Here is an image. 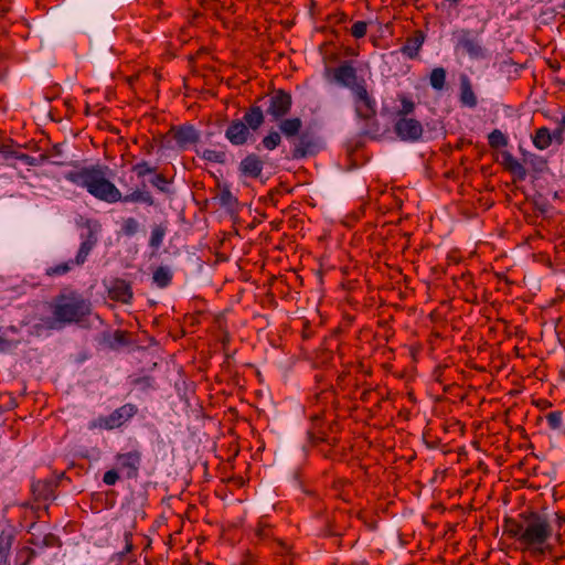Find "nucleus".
<instances>
[{
	"label": "nucleus",
	"instance_id": "b1692460",
	"mask_svg": "<svg viewBox=\"0 0 565 565\" xmlns=\"http://www.w3.org/2000/svg\"><path fill=\"white\" fill-rule=\"evenodd\" d=\"M278 122V128L280 134H282L287 139H291L298 137L301 131L302 121L299 117L294 118H281Z\"/></svg>",
	"mask_w": 565,
	"mask_h": 565
},
{
	"label": "nucleus",
	"instance_id": "2f4dec72",
	"mask_svg": "<svg viewBox=\"0 0 565 565\" xmlns=\"http://www.w3.org/2000/svg\"><path fill=\"white\" fill-rule=\"evenodd\" d=\"M140 230V223L135 217H126L121 222L120 233L126 237H132Z\"/></svg>",
	"mask_w": 565,
	"mask_h": 565
},
{
	"label": "nucleus",
	"instance_id": "20e7f679",
	"mask_svg": "<svg viewBox=\"0 0 565 565\" xmlns=\"http://www.w3.org/2000/svg\"><path fill=\"white\" fill-rule=\"evenodd\" d=\"M353 97L355 115L365 122L363 135L375 137L380 131V126L376 120L375 99L369 94L366 85L356 87Z\"/></svg>",
	"mask_w": 565,
	"mask_h": 565
},
{
	"label": "nucleus",
	"instance_id": "13d9d810",
	"mask_svg": "<svg viewBox=\"0 0 565 565\" xmlns=\"http://www.w3.org/2000/svg\"><path fill=\"white\" fill-rule=\"evenodd\" d=\"M561 131H564L565 132V115L562 117L561 121L558 122V126H557Z\"/></svg>",
	"mask_w": 565,
	"mask_h": 565
},
{
	"label": "nucleus",
	"instance_id": "39448f33",
	"mask_svg": "<svg viewBox=\"0 0 565 565\" xmlns=\"http://www.w3.org/2000/svg\"><path fill=\"white\" fill-rule=\"evenodd\" d=\"M271 121H278L286 117L292 107V96L285 89H274L269 94L257 98Z\"/></svg>",
	"mask_w": 565,
	"mask_h": 565
},
{
	"label": "nucleus",
	"instance_id": "4be33fe9",
	"mask_svg": "<svg viewBox=\"0 0 565 565\" xmlns=\"http://www.w3.org/2000/svg\"><path fill=\"white\" fill-rule=\"evenodd\" d=\"M116 459L122 468L131 470V472L128 473V477L137 476L138 468L141 461V454L138 450L118 454L116 456Z\"/></svg>",
	"mask_w": 565,
	"mask_h": 565
},
{
	"label": "nucleus",
	"instance_id": "bb28decb",
	"mask_svg": "<svg viewBox=\"0 0 565 565\" xmlns=\"http://www.w3.org/2000/svg\"><path fill=\"white\" fill-rule=\"evenodd\" d=\"M533 145L539 150L547 149L552 145L551 130L546 127L536 129L533 136Z\"/></svg>",
	"mask_w": 565,
	"mask_h": 565
},
{
	"label": "nucleus",
	"instance_id": "79ce46f5",
	"mask_svg": "<svg viewBox=\"0 0 565 565\" xmlns=\"http://www.w3.org/2000/svg\"><path fill=\"white\" fill-rule=\"evenodd\" d=\"M71 270V266L68 262H64L56 266H51L45 269V274L50 277L53 276H62L67 274Z\"/></svg>",
	"mask_w": 565,
	"mask_h": 565
},
{
	"label": "nucleus",
	"instance_id": "de8ad7c7",
	"mask_svg": "<svg viewBox=\"0 0 565 565\" xmlns=\"http://www.w3.org/2000/svg\"><path fill=\"white\" fill-rule=\"evenodd\" d=\"M119 480V473L115 469L106 471L103 476V482L107 486H114Z\"/></svg>",
	"mask_w": 565,
	"mask_h": 565
},
{
	"label": "nucleus",
	"instance_id": "9d476101",
	"mask_svg": "<svg viewBox=\"0 0 565 565\" xmlns=\"http://www.w3.org/2000/svg\"><path fill=\"white\" fill-rule=\"evenodd\" d=\"M457 49H461L472 60H481L487 56L478 35L469 29H462L458 32Z\"/></svg>",
	"mask_w": 565,
	"mask_h": 565
},
{
	"label": "nucleus",
	"instance_id": "8fccbe9b",
	"mask_svg": "<svg viewBox=\"0 0 565 565\" xmlns=\"http://www.w3.org/2000/svg\"><path fill=\"white\" fill-rule=\"evenodd\" d=\"M243 565H258V558L256 555L252 553H246L242 561Z\"/></svg>",
	"mask_w": 565,
	"mask_h": 565
},
{
	"label": "nucleus",
	"instance_id": "bf43d9fd",
	"mask_svg": "<svg viewBox=\"0 0 565 565\" xmlns=\"http://www.w3.org/2000/svg\"><path fill=\"white\" fill-rule=\"evenodd\" d=\"M7 564H8V558L0 556V565H7Z\"/></svg>",
	"mask_w": 565,
	"mask_h": 565
},
{
	"label": "nucleus",
	"instance_id": "6e6d98bb",
	"mask_svg": "<svg viewBox=\"0 0 565 565\" xmlns=\"http://www.w3.org/2000/svg\"><path fill=\"white\" fill-rule=\"evenodd\" d=\"M555 523L557 527L561 529L565 524V514L557 512L555 513Z\"/></svg>",
	"mask_w": 565,
	"mask_h": 565
},
{
	"label": "nucleus",
	"instance_id": "09e8293b",
	"mask_svg": "<svg viewBox=\"0 0 565 565\" xmlns=\"http://www.w3.org/2000/svg\"><path fill=\"white\" fill-rule=\"evenodd\" d=\"M564 131H561L558 127L554 129V131L551 132L552 142L555 141L557 145H562L564 142Z\"/></svg>",
	"mask_w": 565,
	"mask_h": 565
},
{
	"label": "nucleus",
	"instance_id": "4d7b16f0",
	"mask_svg": "<svg viewBox=\"0 0 565 565\" xmlns=\"http://www.w3.org/2000/svg\"><path fill=\"white\" fill-rule=\"evenodd\" d=\"M28 559L22 565H28L33 557L36 556L38 552L35 550L28 551Z\"/></svg>",
	"mask_w": 565,
	"mask_h": 565
},
{
	"label": "nucleus",
	"instance_id": "a211bd4d",
	"mask_svg": "<svg viewBox=\"0 0 565 565\" xmlns=\"http://www.w3.org/2000/svg\"><path fill=\"white\" fill-rule=\"evenodd\" d=\"M55 482L49 480H36L31 483L33 498L38 502L47 503L56 499Z\"/></svg>",
	"mask_w": 565,
	"mask_h": 565
},
{
	"label": "nucleus",
	"instance_id": "ddd939ff",
	"mask_svg": "<svg viewBox=\"0 0 565 565\" xmlns=\"http://www.w3.org/2000/svg\"><path fill=\"white\" fill-rule=\"evenodd\" d=\"M255 537L257 539V544H275L277 546V548H275L276 553L284 554L288 551L286 543L275 536L273 526L265 518L258 521L255 527Z\"/></svg>",
	"mask_w": 565,
	"mask_h": 565
},
{
	"label": "nucleus",
	"instance_id": "f8f14e48",
	"mask_svg": "<svg viewBox=\"0 0 565 565\" xmlns=\"http://www.w3.org/2000/svg\"><path fill=\"white\" fill-rule=\"evenodd\" d=\"M394 131L401 140L414 142L422 138L424 129L418 120L402 117L396 120Z\"/></svg>",
	"mask_w": 565,
	"mask_h": 565
},
{
	"label": "nucleus",
	"instance_id": "72a5a7b5",
	"mask_svg": "<svg viewBox=\"0 0 565 565\" xmlns=\"http://www.w3.org/2000/svg\"><path fill=\"white\" fill-rule=\"evenodd\" d=\"M280 143H281V135L279 131H276L274 129L269 130L267 136H265L262 139V146L266 150H269V151L276 149Z\"/></svg>",
	"mask_w": 565,
	"mask_h": 565
},
{
	"label": "nucleus",
	"instance_id": "4c0bfd02",
	"mask_svg": "<svg viewBox=\"0 0 565 565\" xmlns=\"http://www.w3.org/2000/svg\"><path fill=\"white\" fill-rule=\"evenodd\" d=\"M201 157L206 161L215 163H225L226 161V153L224 151H217L212 149L203 150Z\"/></svg>",
	"mask_w": 565,
	"mask_h": 565
},
{
	"label": "nucleus",
	"instance_id": "a878e982",
	"mask_svg": "<svg viewBox=\"0 0 565 565\" xmlns=\"http://www.w3.org/2000/svg\"><path fill=\"white\" fill-rule=\"evenodd\" d=\"M17 531L13 526H6L0 532V556L9 558L12 544L15 540Z\"/></svg>",
	"mask_w": 565,
	"mask_h": 565
},
{
	"label": "nucleus",
	"instance_id": "052dcab7",
	"mask_svg": "<svg viewBox=\"0 0 565 565\" xmlns=\"http://www.w3.org/2000/svg\"><path fill=\"white\" fill-rule=\"evenodd\" d=\"M345 374H341L339 375V380H342L344 377Z\"/></svg>",
	"mask_w": 565,
	"mask_h": 565
},
{
	"label": "nucleus",
	"instance_id": "6ab92c4d",
	"mask_svg": "<svg viewBox=\"0 0 565 565\" xmlns=\"http://www.w3.org/2000/svg\"><path fill=\"white\" fill-rule=\"evenodd\" d=\"M426 40V34L422 30H415L412 35L407 36L399 52L411 60L418 57L419 51Z\"/></svg>",
	"mask_w": 565,
	"mask_h": 565
},
{
	"label": "nucleus",
	"instance_id": "6e6552de",
	"mask_svg": "<svg viewBox=\"0 0 565 565\" xmlns=\"http://www.w3.org/2000/svg\"><path fill=\"white\" fill-rule=\"evenodd\" d=\"M44 159L45 166L63 168L61 178L71 181V156L66 142L54 145L51 150L44 151Z\"/></svg>",
	"mask_w": 565,
	"mask_h": 565
},
{
	"label": "nucleus",
	"instance_id": "4468645a",
	"mask_svg": "<svg viewBox=\"0 0 565 565\" xmlns=\"http://www.w3.org/2000/svg\"><path fill=\"white\" fill-rule=\"evenodd\" d=\"M168 136H171L182 149L195 145L200 140V132L192 125L173 126Z\"/></svg>",
	"mask_w": 565,
	"mask_h": 565
},
{
	"label": "nucleus",
	"instance_id": "f257e3e1",
	"mask_svg": "<svg viewBox=\"0 0 565 565\" xmlns=\"http://www.w3.org/2000/svg\"><path fill=\"white\" fill-rule=\"evenodd\" d=\"M503 534L519 543L522 551L540 559L548 548L545 546L553 535V526L545 513L525 511L516 518H505L502 524Z\"/></svg>",
	"mask_w": 565,
	"mask_h": 565
},
{
	"label": "nucleus",
	"instance_id": "0eeeda50",
	"mask_svg": "<svg viewBox=\"0 0 565 565\" xmlns=\"http://www.w3.org/2000/svg\"><path fill=\"white\" fill-rule=\"evenodd\" d=\"M138 413L137 405L132 403L124 404L122 406L116 408L107 416H99L94 422V427L113 430L116 428H120L126 423H128L132 417H135Z\"/></svg>",
	"mask_w": 565,
	"mask_h": 565
},
{
	"label": "nucleus",
	"instance_id": "423d86ee",
	"mask_svg": "<svg viewBox=\"0 0 565 565\" xmlns=\"http://www.w3.org/2000/svg\"><path fill=\"white\" fill-rule=\"evenodd\" d=\"M51 316L42 319V326L47 330H61L71 323V296L62 294L50 305Z\"/></svg>",
	"mask_w": 565,
	"mask_h": 565
},
{
	"label": "nucleus",
	"instance_id": "3c124183",
	"mask_svg": "<svg viewBox=\"0 0 565 565\" xmlns=\"http://www.w3.org/2000/svg\"><path fill=\"white\" fill-rule=\"evenodd\" d=\"M124 539H125V551L122 552L124 553H129L131 552L134 545H132V534L130 532H125L124 534Z\"/></svg>",
	"mask_w": 565,
	"mask_h": 565
},
{
	"label": "nucleus",
	"instance_id": "2eb2a0df",
	"mask_svg": "<svg viewBox=\"0 0 565 565\" xmlns=\"http://www.w3.org/2000/svg\"><path fill=\"white\" fill-rule=\"evenodd\" d=\"M94 320H98V317L92 315L90 302L73 296V323L88 328Z\"/></svg>",
	"mask_w": 565,
	"mask_h": 565
},
{
	"label": "nucleus",
	"instance_id": "a19ab883",
	"mask_svg": "<svg viewBox=\"0 0 565 565\" xmlns=\"http://www.w3.org/2000/svg\"><path fill=\"white\" fill-rule=\"evenodd\" d=\"M218 200L222 206L232 207L233 205L237 204V199L232 194L228 188L221 190Z\"/></svg>",
	"mask_w": 565,
	"mask_h": 565
},
{
	"label": "nucleus",
	"instance_id": "473e14b6",
	"mask_svg": "<svg viewBox=\"0 0 565 565\" xmlns=\"http://www.w3.org/2000/svg\"><path fill=\"white\" fill-rule=\"evenodd\" d=\"M398 100L401 102V108L396 111V116L398 118L407 117L414 113L415 103L409 97H407L405 94H399Z\"/></svg>",
	"mask_w": 565,
	"mask_h": 565
},
{
	"label": "nucleus",
	"instance_id": "7ed1b4c3",
	"mask_svg": "<svg viewBox=\"0 0 565 565\" xmlns=\"http://www.w3.org/2000/svg\"><path fill=\"white\" fill-rule=\"evenodd\" d=\"M75 225L78 232L79 246L73 263L82 266L86 263L90 252L97 246L103 225L99 220L83 215L75 220Z\"/></svg>",
	"mask_w": 565,
	"mask_h": 565
},
{
	"label": "nucleus",
	"instance_id": "5701e85b",
	"mask_svg": "<svg viewBox=\"0 0 565 565\" xmlns=\"http://www.w3.org/2000/svg\"><path fill=\"white\" fill-rule=\"evenodd\" d=\"M502 156V166L509 172H511L518 180L522 181L526 178V169L524 166L519 162L512 153L509 151H503Z\"/></svg>",
	"mask_w": 565,
	"mask_h": 565
},
{
	"label": "nucleus",
	"instance_id": "c9c22d12",
	"mask_svg": "<svg viewBox=\"0 0 565 565\" xmlns=\"http://www.w3.org/2000/svg\"><path fill=\"white\" fill-rule=\"evenodd\" d=\"M488 142L491 148L499 149L508 145V139L501 130L494 129L489 134Z\"/></svg>",
	"mask_w": 565,
	"mask_h": 565
},
{
	"label": "nucleus",
	"instance_id": "58836bf2",
	"mask_svg": "<svg viewBox=\"0 0 565 565\" xmlns=\"http://www.w3.org/2000/svg\"><path fill=\"white\" fill-rule=\"evenodd\" d=\"M129 343V333L124 330H116L113 334V340L109 342L111 349H117Z\"/></svg>",
	"mask_w": 565,
	"mask_h": 565
},
{
	"label": "nucleus",
	"instance_id": "603ef678",
	"mask_svg": "<svg viewBox=\"0 0 565 565\" xmlns=\"http://www.w3.org/2000/svg\"><path fill=\"white\" fill-rule=\"evenodd\" d=\"M312 333H313V331H312V329L310 327V323L308 321H305L303 322V328H302V338L305 340H308V339H310L312 337Z\"/></svg>",
	"mask_w": 565,
	"mask_h": 565
},
{
	"label": "nucleus",
	"instance_id": "ea45409f",
	"mask_svg": "<svg viewBox=\"0 0 565 565\" xmlns=\"http://www.w3.org/2000/svg\"><path fill=\"white\" fill-rule=\"evenodd\" d=\"M547 425L551 429L557 430L563 426V413L561 411H554L545 416Z\"/></svg>",
	"mask_w": 565,
	"mask_h": 565
},
{
	"label": "nucleus",
	"instance_id": "f704fd0d",
	"mask_svg": "<svg viewBox=\"0 0 565 565\" xmlns=\"http://www.w3.org/2000/svg\"><path fill=\"white\" fill-rule=\"evenodd\" d=\"M19 162L30 167L45 166L44 152H41L38 156H29L26 153L20 152Z\"/></svg>",
	"mask_w": 565,
	"mask_h": 565
},
{
	"label": "nucleus",
	"instance_id": "f3484780",
	"mask_svg": "<svg viewBox=\"0 0 565 565\" xmlns=\"http://www.w3.org/2000/svg\"><path fill=\"white\" fill-rule=\"evenodd\" d=\"M264 160L255 152L248 153L238 166V171L242 175L252 179L262 177Z\"/></svg>",
	"mask_w": 565,
	"mask_h": 565
},
{
	"label": "nucleus",
	"instance_id": "f03ea898",
	"mask_svg": "<svg viewBox=\"0 0 565 565\" xmlns=\"http://www.w3.org/2000/svg\"><path fill=\"white\" fill-rule=\"evenodd\" d=\"M73 168L77 166L73 164ZM106 167L99 164L83 167L73 170V183L85 189L90 195L106 203H136L142 202L154 205L153 196L148 191L136 190L122 195L119 189L106 177Z\"/></svg>",
	"mask_w": 565,
	"mask_h": 565
},
{
	"label": "nucleus",
	"instance_id": "c756f323",
	"mask_svg": "<svg viewBox=\"0 0 565 565\" xmlns=\"http://www.w3.org/2000/svg\"><path fill=\"white\" fill-rule=\"evenodd\" d=\"M447 72L444 67H435L429 75V84L436 90L444 89L446 85Z\"/></svg>",
	"mask_w": 565,
	"mask_h": 565
},
{
	"label": "nucleus",
	"instance_id": "864d4df0",
	"mask_svg": "<svg viewBox=\"0 0 565 565\" xmlns=\"http://www.w3.org/2000/svg\"><path fill=\"white\" fill-rule=\"evenodd\" d=\"M373 390L372 388H365L361 395H360V399L364 403H369L372 398V395H373Z\"/></svg>",
	"mask_w": 565,
	"mask_h": 565
},
{
	"label": "nucleus",
	"instance_id": "a18cd8bd",
	"mask_svg": "<svg viewBox=\"0 0 565 565\" xmlns=\"http://www.w3.org/2000/svg\"><path fill=\"white\" fill-rule=\"evenodd\" d=\"M132 384L139 387L141 391H148L154 387V380L151 376H142L135 379Z\"/></svg>",
	"mask_w": 565,
	"mask_h": 565
},
{
	"label": "nucleus",
	"instance_id": "cd10ccee",
	"mask_svg": "<svg viewBox=\"0 0 565 565\" xmlns=\"http://www.w3.org/2000/svg\"><path fill=\"white\" fill-rule=\"evenodd\" d=\"M167 231L168 227L166 224H154L151 228L149 246L153 249H158L163 243Z\"/></svg>",
	"mask_w": 565,
	"mask_h": 565
},
{
	"label": "nucleus",
	"instance_id": "412c9836",
	"mask_svg": "<svg viewBox=\"0 0 565 565\" xmlns=\"http://www.w3.org/2000/svg\"><path fill=\"white\" fill-rule=\"evenodd\" d=\"M132 289L128 281L121 278H116L111 282V287L109 288V297L113 300L120 301L122 303H129L132 299Z\"/></svg>",
	"mask_w": 565,
	"mask_h": 565
},
{
	"label": "nucleus",
	"instance_id": "680f3d73",
	"mask_svg": "<svg viewBox=\"0 0 565 565\" xmlns=\"http://www.w3.org/2000/svg\"><path fill=\"white\" fill-rule=\"evenodd\" d=\"M563 435L565 436V428L563 429Z\"/></svg>",
	"mask_w": 565,
	"mask_h": 565
},
{
	"label": "nucleus",
	"instance_id": "393cba45",
	"mask_svg": "<svg viewBox=\"0 0 565 565\" xmlns=\"http://www.w3.org/2000/svg\"><path fill=\"white\" fill-rule=\"evenodd\" d=\"M460 103L469 108H475L478 103L470 79L466 75L460 77Z\"/></svg>",
	"mask_w": 565,
	"mask_h": 565
},
{
	"label": "nucleus",
	"instance_id": "e433bc0d",
	"mask_svg": "<svg viewBox=\"0 0 565 565\" xmlns=\"http://www.w3.org/2000/svg\"><path fill=\"white\" fill-rule=\"evenodd\" d=\"M55 540V536L52 534H45L43 536L32 534L30 542L39 550H43L44 547L52 546Z\"/></svg>",
	"mask_w": 565,
	"mask_h": 565
},
{
	"label": "nucleus",
	"instance_id": "5fc2aeb1",
	"mask_svg": "<svg viewBox=\"0 0 565 565\" xmlns=\"http://www.w3.org/2000/svg\"><path fill=\"white\" fill-rule=\"evenodd\" d=\"M334 20V23H345L348 21V15L343 12L337 13L332 18Z\"/></svg>",
	"mask_w": 565,
	"mask_h": 565
},
{
	"label": "nucleus",
	"instance_id": "c03bdc74",
	"mask_svg": "<svg viewBox=\"0 0 565 565\" xmlns=\"http://www.w3.org/2000/svg\"><path fill=\"white\" fill-rule=\"evenodd\" d=\"M132 171L137 174L138 178H143L148 173H153L156 168L150 167L147 161H141L132 167Z\"/></svg>",
	"mask_w": 565,
	"mask_h": 565
},
{
	"label": "nucleus",
	"instance_id": "7c9ffc66",
	"mask_svg": "<svg viewBox=\"0 0 565 565\" xmlns=\"http://www.w3.org/2000/svg\"><path fill=\"white\" fill-rule=\"evenodd\" d=\"M0 147L2 150V159L4 160V164L8 167H17L20 151L14 149L11 145L2 143Z\"/></svg>",
	"mask_w": 565,
	"mask_h": 565
},
{
	"label": "nucleus",
	"instance_id": "37998d69",
	"mask_svg": "<svg viewBox=\"0 0 565 565\" xmlns=\"http://www.w3.org/2000/svg\"><path fill=\"white\" fill-rule=\"evenodd\" d=\"M150 183L157 188L160 192L168 193L169 189L167 188V184L169 183V180L166 178L164 174L158 173L156 174L151 180Z\"/></svg>",
	"mask_w": 565,
	"mask_h": 565
},
{
	"label": "nucleus",
	"instance_id": "aec40b11",
	"mask_svg": "<svg viewBox=\"0 0 565 565\" xmlns=\"http://www.w3.org/2000/svg\"><path fill=\"white\" fill-rule=\"evenodd\" d=\"M265 110L260 103L255 102L244 113L242 121L245 122L249 131H257L265 122Z\"/></svg>",
	"mask_w": 565,
	"mask_h": 565
},
{
	"label": "nucleus",
	"instance_id": "9b49d317",
	"mask_svg": "<svg viewBox=\"0 0 565 565\" xmlns=\"http://www.w3.org/2000/svg\"><path fill=\"white\" fill-rule=\"evenodd\" d=\"M333 78L339 85L349 88L352 94L356 92V87L365 86L366 84L364 78H358L356 70L350 62H343L335 67L333 70Z\"/></svg>",
	"mask_w": 565,
	"mask_h": 565
},
{
	"label": "nucleus",
	"instance_id": "49530a36",
	"mask_svg": "<svg viewBox=\"0 0 565 565\" xmlns=\"http://www.w3.org/2000/svg\"><path fill=\"white\" fill-rule=\"evenodd\" d=\"M367 31V23L365 21H356L351 28V34L355 39H362Z\"/></svg>",
	"mask_w": 565,
	"mask_h": 565
},
{
	"label": "nucleus",
	"instance_id": "c85d7f7f",
	"mask_svg": "<svg viewBox=\"0 0 565 565\" xmlns=\"http://www.w3.org/2000/svg\"><path fill=\"white\" fill-rule=\"evenodd\" d=\"M152 280L159 288H166L171 284L172 273L168 267L159 266L153 271Z\"/></svg>",
	"mask_w": 565,
	"mask_h": 565
},
{
	"label": "nucleus",
	"instance_id": "1a4fd4ad",
	"mask_svg": "<svg viewBox=\"0 0 565 565\" xmlns=\"http://www.w3.org/2000/svg\"><path fill=\"white\" fill-rule=\"evenodd\" d=\"M320 148V140L316 134L306 130L300 132L294 142L291 156L296 160L303 159L317 154Z\"/></svg>",
	"mask_w": 565,
	"mask_h": 565
},
{
	"label": "nucleus",
	"instance_id": "dca6fc26",
	"mask_svg": "<svg viewBox=\"0 0 565 565\" xmlns=\"http://www.w3.org/2000/svg\"><path fill=\"white\" fill-rule=\"evenodd\" d=\"M225 138L233 146H243L253 138V134L248 130L245 122H243L241 119H234L230 122L225 130Z\"/></svg>",
	"mask_w": 565,
	"mask_h": 565
}]
</instances>
